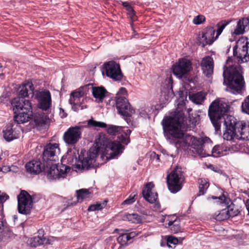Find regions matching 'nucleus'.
I'll use <instances>...</instances> for the list:
<instances>
[{
	"mask_svg": "<svg viewBox=\"0 0 249 249\" xmlns=\"http://www.w3.org/2000/svg\"><path fill=\"white\" fill-rule=\"evenodd\" d=\"M182 112H176L173 117H168L163 120L162 124L166 132V139L177 149H186L189 146L193 152L201 157L212 156L218 158L227 155L231 152V148L225 144L215 145L211 150L208 148L211 140L208 137L199 138L184 132L186 124Z\"/></svg>",
	"mask_w": 249,
	"mask_h": 249,
	"instance_id": "obj_1",
	"label": "nucleus"
},
{
	"mask_svg": "<svg viewBox=\"0 0 249 249\" xmlns=\"http://www.w3.org/2000/svg\"><path fill=\"white\" fill-rule=\"evenodd\" d=\"M228 110L229 106L220 100H214L210 106L209 116L216 131L220 129L222 117L224 119L225 127L237 129V124L238 122L236 121L233 116L225 114Z\"/></svg>",
	"mask_w": 249,
	"mask_h": 249,
	"instance_id": "obj_2",
	"label": "nucleus"
},
{
	"mask_svg": "<svg viewBox=\"0 0 249 249\" xmlns=\"http://www.w3.org/2000/svg\"><path fill=\"white\" fill-rule=\"evenodd\" d=\"M223 84L226 90L234 94H242L246 90V84L239 66L224 67Z\"/></svg>",
	"mask_w": 249,
	"mask_h": 249,
	"instance_id": "obj_3",
	"label": "nucleus"
},
{
	"mask_svg": "<svg viewBox=\"0 0 249 249\" xmlns=\"http://www.w3.org/2000/svg\"><path fill=\"white\" fill-rule=\"evenodd\" d=\"M95 143V147L91 148L96 149L97 154L100 155V158L102 159L104 157L107 160L115 158L122 152L123 149L120 142L110 141L104 133H100L96 137Z\"/></svg>",
	"mask_w": 249,
	"mask_h": 249,
	"instance_id": "obj_4",
	"label": "nucleus"
},
{
	"mask_svg": "<svg viewBox=\"0 0 249 249\" xmlns=\"http://www.w3.org/2000/svg\"><path fill=\"white\" fill-rule=\"evenodd\" d=\"M13 109L15 114L14 118L18 124L28 122L31 118L32 108L31 102L20 99L19 97L15 98L11 102Z\"/></svg>",
	"mask_w": 249,
	"mask_h": 249,
	"instance_id": "obj_5",
	"label": "nucleus"
},
{
	"mask_svg": "<svg viewBox=\"0 0 249 249\" xmlns=\"http://www.w3.org/2000/svg\"><path fill=\"white\" fill-rule=\"evenodd\" d=\"M169 190L173 194L179 192L182 188L184 176L181 169L178 167L174 168L166 177Z\"/></svg>",
	"mask_w": 249,
	"mask_h": 249,
	"instance_id": "obj_6",
	"label": "nucleus"
},
{
	"mask_svg": "<svg viewBox=\"0 0 249 249\" xmlns=\"http://www.w3.org/2000/svg\"><path fill=\"white\" fill-rule=\"evenodd\" d=\"M233 55L238 58L239 63L249 61V40L246 37L240 38L233 48Z\"/></svg>",
	"mask_w": 249,
	"mask_h": 249,
	"instance_id": "obj_7",
	"label": "nucleus"
},
{
	"mask_svg": "<svg viewBox=\"0 0 249 249\" xmlns=\"http://www.w3.org/2000/svg\"><path fill=\"white\" fill-rule=\"evenodd\" d=\"M37 101V107L42 111L51 112L52 97L50 92L47 89L36 90L33 94Z\"/></svg>",
	"mask_w": 249,
	"mask_h": 249,
	"instance_id": "obj_8",
	"label": "nucleus"
},
{
	"mask_svg": "<svg viewBox=\"0 0 249 249\" xmlns=\"http://www.w3.org/2000/svg\"><path fill=\"white\" fill-rule=\"evenodd\" d=\"M98 156L94 148H90L86 153L82 151L79 156V160L76 164V167L79 170L88 169L95 162V159Z\"/></svg>",
	"mask_w": 249,
	"mask_h": 249,
	"instance_id": "obj_9",
	"label": "nucleus"
},
{
	"mask_svg": "<svg viewBox=\"0 0 249 249\" xmlns=\"http://www.w3.org/2000/svg\"><path fill=\"white\" fill-rule=\"evenodd\" d=\"M18 211L20 213L29 214L33 207L31 196L25 191H21L18 196Z\"/></svg>",
	"mask_w": 249,
	"mask_h": 249,
	"instance_id": "obj_10",
	"label": "nucleus"
},
{
	"mask_svg": "<svg viewBox=\"0 0 249 249\" xmlns=\"http://www.w3.org/2000/svg\"><path fill=\"white\" fill-rule=\"evenodd\" d=\"M82 126H75L70 127L64 133L63 140L69 145L76 143L80 139L82 133Z\"/></svg>",
	"mask_w": 249,
	"mask_h": 249,
	"instance_id": "obj_11",
	"label": "nucleus"
},
{
	"mask_svg": "<svg viewBox=\"0 0 249 249\" xmlns=\"http://www.w3.org/2000/svg\"><path fill=\"white\" fill-rule=\"evenodd\" d=\"M106 75L115 81H121L123 78L119 64L114 61H108L104 64Z\"/></svg>",
	"mask_w": 249,
	"mask_h": 249,
	"instance_id": "obj_12",
	"label": "nucleus"
},
{
	"mask_svg": "<svg viewBox=\"0 0 249 249\" xmlns=\"http://www.w3.org/2000/svg\"><path fill=\"white\" fill-rule=\"evenodd\" d=\"M107 132L111 135H118L120 142L124 144H127L129 142L131 131L127 127L110 125L107 128Z\"/></svg>",
	"mask_w": 249,
	"mask_h": 249,
	"instance_id": "obj_13",
	"label": "nucleus"
},
{
	"mask_svg": "<svg viewBox=\"0 0 249 249\" xmlns=\"http://www.w3.org/2000/svg\"><path fill=\"white\" fill-rule=\"evenodd\" d=\"M116 107L118 113L123 116L129 117L135 112V110L131 107L125 97L117 98Z\"/></svg>",
	"mask_w": 249,
	"mask_h": 249,
	"instance_id": "obj_14",
	"label": "nucleus"
},
{
	"mask_svg": "<svg viewBox=\"0 0 249 249\" xmlns=\"http://www.w3.org/2000/svg\"><path fill=\"white\" fill-rule=\"evenodd\" d=\"M190 61L185 58L179 60L178 62L173 66V72L174 75L179 78L186 74L191 69Z\"/></svg>",
	"mask_w": 249,
	"mask_h": 249,
	"instance_id": "obj_15",
	"label": "nucleus"
},
{
	"mask_svg": "<svg viewBox=\"0 0 249 249\" xmlns=\"http://www.w3.org/2000/svg\"><path fill=\"white\" fill-rule=\"evenodd\" d=\"M154 184L152 182L147 183L142 190V195L144 199L150 203H155L156 210L160 209V205L157 203L158 194L154 190Z\"/></svg>",
	"mask_w": 249,
	"mask_h": 249,
	"instance_id": "obj_16",
	"label": "nucleus"
},
{
	"mask_svg": "<svg viewBox=\"0 0 249 249\" xmlns=\"http://www.w3.org/2000/svg\"><path fill=\"white\" fill-rule=\"evenodd\" d=\"M60 149L59 144L56 143L48 144L44 148L43 158L50 161H55L58 159Z\"/></svg>",
	"mask_w": 249,
	"mask_h": 249,
	"instance_id": "obj_17",
	"label": "nucleus"
},
{
	"mask_svg": "<svg viewBox=\"0 0 249 249\" xmlns=\"http://www.w3.org/2000/svg\"><path fill=\"white\" fill-rule=\"evenodd\" d=\"M227 25V24L225 22L218 23L216 25L217 29L216 31V34L215 36L214 35L215 33V30L213 27H208L204 29V30L202 32L212 44L214 41V40H215L221 34L223 30Z\"/></svg>",
	"mask_w": 249,
	"mask_h": 249,
	"instance_id": "obj_18",
	"label": "nucleus"
},
{
	"mask_svg": "<svg viewBox=\"0 0 249 249\" xmlns=\"http://www.w3.org/2000/svg\"><path fill=\"white\" fill-rule=\"evenodd\" d=\"M52 114L50 112L48 113L46 112H37L33 115V120L35 123L36 125L39 128H46L48 125L51 121Z\"/></svg>",
	"mask_w": 249,
	"mask_h": 249,
	"instance_id": "obj_19",
	"label": "nucleus"
},
{
	"mask_svg": "<svg viewBox=\"0 0 249 249\" xmlns=\"http://www.w3.org/2000/svg\"><path fill=\"white\" fill-rule=\"evenodd\" d=\"M14 237V234L5 220L0 221V244L4 245Z\"/></svg>",
	"mask_w": 249,
	"mask_h": 249,
	"instance_id": "obj_20",
	"label": "nucleus"
},
{
	"mask_svg": "<svg viewBox=\"0 0 249 249\" xmlns=\"http://www.w3.org/2000/svg\"><path fill=\"white\" fill-rule=\"evenodd\" d=\"M214 63L213 59L209 56L202 58L201 62V67L204 74L209 77L213 72Z\"/></svg>",
	"mask_w": 249,
	"mask_h": 249,
	"instance_id": "obj_21",
	"label": "nucleus"
},
{
	"mask_svg": "<svg viewBox=\"0 0 249 249\" xmlns=\"http://www.w3.org/2000/svg\"><path fill=\"white\" fill-rule=\"evenodd\" d=\"M34 88L32 83L27 82L23 84L19 88V95L21 97L20 99H24L23 98L29 97L31 95L34 97Z\"/></svg>",
	"mask_w": 249,
	"mask_h": 249,
	"instance_id": "obj_22",
	"label": "nucleus"
},
{
	"mask_svg": "<svg viewBox=\"0 0 249 249\" xmlns=\"http://www.w3.org/2000/svg\"><path fill=\"white\" fill-rule=\"evenodd\" d=\"M26 171L28 173L37 175L39 174L42 169V166L39 160H33L28 162L25 165Z\"/></svg>",
	"mask_w": 249,
	"mask_h": 249,
	"instance_id": "obj_23",
	"label": "nucleus"
},
{
	"mask_svg": "<svg viewBox=\"0 0 249 249\" xmlns=\"http://www.w3.org/2000/svg\"><path fill=\"white\" fill-rule=\"evenodd\" d=\"M237 131L240 135V138L249 140V124L241 121L237 124Z\"/></svg>",
	"mask_w": 249,
	"mask_h": 249,
	"instance_id": "obj_24",
	"label": "nucleus"
},
{
	"mask_svg": "<svg viewBox=\"0 0 249 249\" xmlns=\"http://www.w3.org/2000/svg\"><path fill=\"white\" fill-rule=\"evenodd\" d=\"M249 29V20L248 18H242L238 22L233 33L235 35H241Z\"/></svg>",
	"mask_w": 249,
	"mask_h": 249,
	"instance_id": "obj_25",
	"label": "nucleus"
},
{
	"mask_svg": "<svg viewBox=\"0 0 249 249\" xmlns=\"http://www.w3.org/2000/svg\"><path fill=\"white\" fill-rule=\"evenodd\" d=\"M3 137L8 142L11 141L18 137V134L14 131L11 126H7L3 130Z\"/></svg>",
	"mask_w": 249,
	"mask_h": 249,
	"instance_id": "obj_26",
	"label": "nucleus"
},
{
	"mask_svg": "<svg viewBox=\"0 0 249 249\" xmlns=\"http://www.w3.org/2000/svg\"><path fill=\"white\" fill-rule=\"evenodd\" d=\"M225 131L223 135L224 139L227 140V141H231L235 137L238 139L239 135L238 134V132L237 131V129L232 128H231L229 127H225Z\"/></svg>",
	"mask_w": 249,
	"mask_h": 249,
	"instance_id": "obj_27",
	"label": "nucleus"
},
{
	"mask_svg": "<svg viewBox=\"0 0 249 249\" xmlns=\"http://www.w3.org/2000/svg\"><path fill=\"white\" fill-rule=\"evenodd\" d=\"M70 103L72 106V108L74 111L80 109H83L87 108V106L83 105L84 102L82 101V99L70 98L69 100Z\"/></svg>",
	"mask_w": 249,
	"mask_h": 249,
	"instance_id": "obj_28",
	"label": "nucleus"
},
{
	"mask_svg": "<svg viewBox=\"0 0 249 249\" xmlns=\"http://www.w3.org/2000/svg\"><path fill=\"white\" fill-rule=\"evenodd\" d=\"M91 196L89 189H81L76 191V196L78 201L80 202L89 198Z\"/></svg>",
	"mask_w": 249,
	"mask_h": 249,
	"instance_id": "obj_29",
	"label": "nucleus"
},
{
	"mask_svg": "<svg viewBox=\"0 0 249 249\" xmlns=\"http://www.w3.org/2000/svg\"><path fill=\"white\" fill-rule=\"evenodd\" d=\"M205 95L204 92H198L189 95V99L196 104H201L205 99Z\"/></svg>",
	"mask_w": 249,
	"mask_h": 249,
	"instance_id": "obj_30",
	"label": "nucleus"
},
{
	"mask_svg": "<svg viewBox=\"0 0 249 249\" xmlns=\"http://www.w3.org/2000/svg\"><path fill=\"white\" fill-rule=\"evenodd\" d=\"M27 244L33 248H36L38 246L43 245L42 236H37L29 238L27 241Z\"/></svg>",
	"mask_w": 249,
	"mask_h": 249,
	"instance_id": "obj_31",
	"label": "nucleus"
},
{
	"mask_svg": "<svg viewBox=\"0 0 249 249\" xmlns=\"http://www.w3.org/2000/svg\"><path fill=\"white\" fill-rule=\"evenodd\" d=\"M106 90L100 87L92 88V94L94 98L102 101L105 96Z\"/></svg>",
	"mask_w": 249,
	"mask_h": 249,
	"instance_id": "obj_32",
	"label": "nucleus"
},
{
	"mask_svg": "<svg viewBox=\"0 0 249 249\" xmlns=\"http://www.w3.org/2000/svg\"><path fill=\"white\" fill-rule=\"evenodd\" d=\"M47 176L49 178L51 179H57L60 178L57 164H53L50 167V168L47 173Z\"/></svg>",
	"mask_w": 249,
	"mask_h": 249,
	"instance_id": "obj_33",
	"label": "nucleus"
},
{
	"mask_svg": "<svg viewBox=\"0 0 249 249\" xmlns=\"http://www.w3.org/2000/svg\"><path fill=\"white\" fill-rule=\"evenodd\" d=\"M57 166L60 174V178H65L67 174L70 170V167L62 163L57 164Z\"/></svg>",
	"mask_w": 249,
	"mask_h": 249,
	"instance_id": "obj_34",
	"label": "nucleus"
},
{
	"mask_svg": "<svg viewBox=\"0 0 249 249\" xmlns=\"http://www.w3.org/2000/svg\"><path fill=\"white\" fill-rule=\"evenodd\" d=\"M226 208L223 209L222 210L214 214V218L216 220L223 221L229 218Z\"/></svg>",
	"mask_w": 249,
	"mask_h": 249,
	"instance_id": "obj_35",
	"label": "nucleus"
},
{
	"mask_svg": "<svg viewBox=\"0 0 249 249\" xmlns=\"http://www.w3.org/2000/svg\"><path fill=\"white\" fill-rule=\"evenodd\" d=\"M126 219L134 223H139L142 222V218L137 213L127 214L125 215Z\"/></svg>",
	"mask_w": 249,
	"mask_h": 249,
	"instance_id": "obj_36",
	"label": "nucleus"
},
{
	"mask_svg": "<svg viewBox=\"0 0 249 249\" xmlns=\"http://www.w3.org/2000/svg\"><path fill=\"white\" fill-rule=\"evenodd\" d=\"M199 195L204 194L207 189L209 186V184L207 180L205 179L201 178L199 179Z\"/></svg>",
	"mask_w": 249,
	"mask_h": 249,
	"instance_id": "obj_37",
	"label": "nucleus"
},
{
	"mask_svg": "<svg viewBox=\"0 0 249 249\" xmlns=\"http://www.w3.org/2000/svg\"><path fill=\"white\" fill-rule=\"evenodd\" d=\"M226 210L229 218L230 217H233L237 215L240 212L239 209L234 205H231L227 207Z\"/></svg>",
	"mask_w": 249,
	"mask_h": 249,
	"instance_id": "obj_38",
	"label": "nucleus"
},
{
	"mask_svg": "<svg viewBox=\"0 0 249 249\" xmlns=\"http://www.w3.org/2000/svg\"><path fill=\"white\" fill-rule=\"evenodd\" d=\"M197 40L198 43L202 47H204L207 45H211V43L208 40V38H206L202 32L199 33Z\"/></svg>",
	"mask_w": 249,
	"mask_h": 249,
	"instance_id": "obj_39",
	"label": "nucleus"
},
{
	"mask_svg": "<svg viewBox=\"0 0 249 249\" xmlns=\"http://www.w3.org/2000/svg\"><path fill=\"white\" fill-rule=\"evenodd\" d=\"M211 198L216 200V202L219 203H225L226 204H228L230 201V199L226 197L224 195L219 196H213L208 197V200H210Z\"/></svg>",
	"mask_w": 249,
	"mask_h": 249,
	"instance_id": "obj_40",
	"label": "nucleus"
},
{
	"mask_svg": "<svg viewBox=\"0 0 249 249\" xmlns=\"http://www.w3.org/2000/svg\"><path fill=\"white\" fill-rule=\"evenodd\" d=\"M242 112L249 115V95L246 97L241 105Z\"/></svg>",
	"mask_w": 249,
	"mask_h": 249,
	"instance_id": "obj_41",
	"label": "nucleus"
},
{
	"mask_svg": "<svg viewBox=\"0 0 249 249\" xmlns=\"http://www.w3.org/2000/svg\"><path fill=\"white\" fill-rule=\"evenodd\" d=\"M107 205V201H105L103 203H97L89 206L88 209L89 211H94L96 210H101L104 208Z\"/></svg>",
	"mask_w": 249,
	"mask_h": 249,
	"instance_id": "obj_42",
	"label": "nucleus"
},
{
	"mask_svg": "<svg viewBox=\"0 0 249 249\" xmlns=\"http://www.w3.org/2000/svg\"><path fill=\"white\" fill-rule=\"evenodd\" d=\"M88 124L94 127L105 128L107 126V124L104 122L96 121L92 119L88 121Z\"/></svg>",
	"mask_w": 249,
	"mask_h": 249,
	"instance_id": "obj_43",
	"label": "nucleus"
},
{
	"mask_svg": "<svg viewBox=\"0 0 249 249\" xmlns=\"http://www.w3.org/2000/svg\"><path fill=\"white\" fill-rule=\"evenodd\" d=\"M84 95V92L81 90L78 89L73 91L71 94L70 98L82 99V101L84 102L86 99H85L83 97Z\"/></svg>",
	"mask_w": 249,
	"mask_h": 249,
	"instance_id": "obj_44",
	"label": "nucleus"
},
{
	"mask_svg": "<svg viewBox=\"0 0 249 249\" xmlns=\"http://www.w3.org/2000/svg\"><path fill=\"white\" fill-rule=\"evenodd\" d=\"M128 240H129L127 237V233H121L117 238L118 242L122 246L126 245Z\"/></svg>",
	"mask_w": 249,
	"mask_h": 249,
	"instance_id": "obj_45",
	"label": "nucleus"
},
{
	"mask_svg": "<svg viewBox=\"0 0 249 249\" xmlns=\"http://www.w3.org/2000/svg\"><path fill=\"white\" fill-rule=\"evenodd\" d=\"M166 220L168 221V227L171 226L174 223H180V219L175 215H168Z\"/></svg>",
	"mask_w": 249,
	"mask_h": 249,
	"instance_id": "obj_46",
	"label": "nucleus"
},
{
	"mask_svg": "<svg viewBox=\"0 0 249 249\" xmlns=\"http://www.w3.org/2000/svg\"><path fill=\"white\" fill-rule=\"evenodd\" d=\"M205 21V17L202 15H199L194 17L193 22L195 25H199L203 23Z\"/></svg>",
	"mask_w": 249,
	"mask_h": 249,
	"instance_id": "obj_47",
	"label": "nucleus"
},
{
	"mask_svg": "<svg viewBox=\"0 0 249 249\" xmlns=\"http://www.w3.org/2000/svg\"><path fill=\"white\" fill-rule=\"evenodd\" d=\"M137 194H132L130 196L124 201L122 202V205H130L134 203L136 201V198Z\"/></svg>",
	"mask_w": 249,
	"mask_h": 249,
	"instance_id": "obj_48",
	"label": "nucleus"
},
{
	"mask_svg": "<svg viewBox=\"0 0 249 249\" xmlns=\"http://www.w3.org/2000/svg\"><path fill=\"white\" fill-rule=\"evenodd\" d=\"M56 240V238L53 236H50L48 237H44L42 235L43 245H50L53 244V243Z\"/></svg>",
	"mask_w": 249,
	"mask_h": 249,
	"instance_id": "obj_49",
	"label": "nucleus"
},
{
	"mask_svg": "<svg viewBox=\"0 0 249 249\" xmlns=\"http://www.w3.org/2000/svg\"><path fill=\"white\" fill-rule=\"evenodd\" d=\"M171 231L174 233H178L180 231V223H176L170 226Z\"/></svg>",
	"mask_w": 249,
	"mask_h": 249,
	"instance_id": "obj_50",
	"label": "nucleus"
},
{
	"mask_svg": "<svg viewBox=\"0 0 249 249\" xmlns=\"http://www.w3.org/2000/svg\"><path fill=\"white\" fill-rule=\"evenodd\" d=\"M167 245L169 247H171L170 244H172L173 245H176V244H178V239L177 238V237H174L172 236H169L168 238H167Z\"/></svg>",
	"mask_w": 249,
	"mask_h": 249,
	"instance_id": "obj_51",
	"label": "nucleus"
},
{
	"mask_svg": "<svg viewBox=\"0 0 249 249\" xmlns=\"http://www.w3.org/2000/svg\"><path fill=\"white\" fill-rule=\"evenodd\" d=\"M126 90L124 88H121L120 89L117 93L116 98L118 97H124V96L126 94Z\"/></svg>",
	"mask_w": 249,
	"mask_h": 249,
	"instance_id": "obj_52",
	"label": "nucleus"
},
{
	"mask_svg": "<svg viewBox=\"0 0 249 249\" xmlns=\"http://www.w3.org/2000/svg\"><path fill=\"white\" fill-rule=\"evenodd\" d=\"M9 198V196L5 193L0 192V203H3Z\"/></svg>",
	"mask_w": 249,
	"mask_h": 249,
	"instance_id": "obj_53",
	"label": "nucleus"
},
{
	"mask_svg": "<svg viewBox=\"0 0 249 249\" xmlns=\"http://www.w3.org/2000/svg\"><path fill=\"white\" fill-rule=\"evenodd\" d=\"M127 10L128 12V15L129 17L131 18L132 20L135 19V14L134 13V11L132 9V7L128 6L127 7Z\"/></svg>",
	"mask_w": 249,
	"mask_h": 249,
	"instance_id": "obj_54",
	"label": "nucleus"
},
{
	"mask_svg": "<svg viewBox=\"0 0 249 249\" xmlns=\"http://www.w3.org/2000/svg\"><path fill=\"white\" fill-rule=\"evenodd\" d=\"M150 112L149 110L146 111L145 110L142 109L140 111V115L144 118H146L149 117V112Z\"/></svg>",
	"mask_w": 249,
	"mask_h": 249,
	"instance_id": "obj_55",
	"label": "nucleus"
},
{
	"mask_svg": "<svg viewBox=\"0 0 249 249\" xmlns=\"http://www.w3.org/2000/svg\"><path fill=\"white\" fill-rule=\"evenodd\" d=\"M136 235V233L135 232H131L129 233H127V237L128 238L129 240L135 237Z\"/></svg>",
	"mask_w": 249,
	"mask_h": 249,
	"instance_id": "obj_56",
	"label": "nucleus"
},
{
	"mask_svg": "<svg viewBox=\"0 0 249 249\" xmlns=\"http://www.w3.org/2000/svg\"><path fill=\"white\" fill-rule=\"evenodd\" d=\"M0 170L3 172H7L8 171H9L10 170V168L9 167L6 166H4L1 167Z\"/></svg>",
	"mask_w": 249,
	"mask_h": 249,
	"instance_id": "obj_57",
	"label": "nucleus"
},
{
	"mask_svg": "<svg viewBox=\"0 0 249 249\" xmlns=\"http://www.w3.org/2000/svg\"><path fill=\"white\" fill-rule=\"evenodd\" d=\"M246 207L248 211V213L249 214V198L246 200Z\"/></svg>",
	"mask_w": 249,
	"mask_h": 249,
	"instance_id": "obj_58",
	"label": "nucleus"
},
{
	"mask_svg": "<svg viewBox=\"0 0 249 249\" xmlns=\"http://www.w3.org/2000/svg\"><path fill=\"white\" fill-rule=\"evenodd\" d=\"M244 193L246 194L249 197V190L245 191Z\"/></svg>",
	"mask_w": 249,
	"mask_h": 249,
	"instance_id": "obj_59",
	"label": "nucleus"
},
{
	"mask_svg": "<svg viewBox=\"0 0 249 249\" xmlns=\"http://www.w3.org/2000/svg\"><path fill=\"white\" fill-rule=\"evenodd\" d=\"M156 158H157V159L158 160H159V159H160V156H159V155H156Z\"/></svg>",
	"mask_w": 249,
	"mask_h": 249,
	"instance_id": "obj_60",
	"label": "nucleus"
},
{
	"mask_svg": "<svg viewBox=\"0 0 249 249\" xmlns=\"http://www.w3.org/2000/svg\"><path fill=\"white\" fill-rule=\"evenodd\" d=\"M183 239V238H179V240H180V242L182 241V240Z\"/></svg>",
	"mask_w": 249,
	"mask_h": 249,
	"instance_id": "obj_61",
	"label": "nucleus"
},
{
	"mask_svg": "<svg viewBox=\"0 0 249 249\" xmlns=\"http://www.w3.org/2000/svg\"><path fill=\"white\" fill-rule=\"evenodd\" d=\"M124 5L125 6H126V5L124 3Z\"/></svg>",
	"mask_w": 249,
	"mask_h": 249,
	"instance_id": "obj_62",
	"label": "nucleus"
}]
</instances>
